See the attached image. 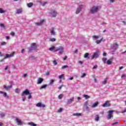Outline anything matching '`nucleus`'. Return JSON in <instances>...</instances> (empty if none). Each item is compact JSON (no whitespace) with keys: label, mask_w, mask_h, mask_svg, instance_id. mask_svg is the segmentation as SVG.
Masks as SVG:
<instances>
[{"label":"nucleus","mask_w":126,"mask_h":126,"mask_svg":"<svg viewBox=\"0 0 126 126\" xmlns=\"http://www.w3.org/2000/svg\"><path fill=\"white\" fill-rule=\"evenodd\" d=\"M14 55V53H13V54H11V55L6 54V56L5 57H4L3 60H6V59L11 58V57H13Z\"/></svg>","instance_id":"nucleus-14"},{"label":"nucleus","mask_w":126,"mask_h":126,"mask_svg":"<svg viewBox=\"0 0 126 126\" xmlns=\"http://www.w3.org/2000/svg\"><path fill=\"white\" fill-rule=\"evenodd\" d=\"M5 45H6V42H3L1 43V46H4Z\"/></svg>","instance_id":"nucleus-46"},{"label":"nucleus","mask_w":126,"mask_h":126,"mask_svg":"<svg viewBox=\"0 0 126 126\" xmlns=\"http://www.w3.org/2000/svg\"><path fill=\"white\" fill-rule=\"evenodd\" d=\"M0 57H3V54L1 52H0Z\"/></svg>","instance_id":"nucleus-57"},{"label":"nucleus","mask_w":126,"mask_h":126,"mask_svg":"<svg viewBox=\"0 0 126 126\" xmlns=\"http://www.w3.org/2000/svg\"><path fill=\"white\" fill-rule=\"evenodd\" d=\"M45 22V20H41L39 23H36V25H38V26H41Z\"/></svg>","instance_id":"nucleus-19"},{"label":"nucleus","mask_w":126,"mask_h":126,"mask_svg":"<svg viewBox=\"0 0 126 126\" xmlns=\"http://www.w3.org/2000/svg\"><path fill=\"white\" fill-rule=\"evenodd\" d=\"M21 53H22V54H24V49H22L21 50Z\"/></svg>","instance_id":"nucleus-63"},{"label":"nucleus","mask_w":126,"mask_h":126,"mask_svg":"<svg viewBox=\"0 0 126 126\" xmlns=\"http://www.w3.org/2000/svg\"><path fill=\"white\" fill-rule=\"evenodd\" d=\"M100 9H101V7L100 6H93L90 9V13L94 14V13L98 12Z\"/></svg>","instance_id":"nucleus-2"},{"label":"nucleus","mask_w":126,"mask_h":126,"mask_svg":"<svg viewBox=\"0 0 126 126\" xmlns=\"http://www.w3.org/2000/svg\"><path fill=\"white\" fill-rule=\"evenodd\" d=\"M99 56H100V52H99V50H96L95 52L93 55L92 57V60L99 58Z\"/></svg>","instance_id":"nucleus-7"},{"label":"nucleus","mask_w":126,"mask_h":126,"mask_svg":"<svg viewBox=\"0 0 126 126\" xmlns=\"http://www.w3.org/2000/svg\"><path fill=\"white\" fill-rule=\"evenodd\" d=\"M84 6L82 4L79 5L78 7L76 9V14H78L79 13H80V12L82 11V9H83Z\"/></svg>","instance_id":"nucleus-6"},{"label":"nucleus","mask_w":126,"mask_h":126,"mask_svg":"<svg viewBox=\"0 0 126 126\" xmlns=\"http://www.w3.org/2000/svg\"><path fill=\"white\" fill-rule=\"evenodd\" d=\"M54 82H55V80H51L49 83V85H53V83H54Z\"/></svg>","instance_id":"nucleus-37"},{"label":"nucleus","mask_w":126,"mask_h":126,"mask_svg":"<svg viewBox=\"0 0 126 126\" xmlns=\"http://www.w3.org/2000/svg\"><path fill=\"white\" fill-rule=\"evenodd\" d=\"M63 97V94H61L59 96H58V98L59 99H62Z\"/></svg>","instance_id":"nucleus-36"},{"label":"nucleus","mask_w":126,"mask_h":126,"mask_svg":"<svg viewBox=\"0 0 126 126\" xmlns=\"http://www.w3.org/2000/svg\"><path fill=\"white\" fill-rule=\"evenodd\" d=\"M83 97H84L86 100H87V99H89V98H90V96H89L87 94H83Z\"/></svg>","instance_id":"nucleus-30"},{"label":"nucleus","mask_w":126,"mask_h":126,"mask_svg":"<svg viewBox=\"0 0 126 126\" xmlns=\"http://www.w3.org/2000/svg\"><path fill=\"white\" fill-rule=\"evenodd\" d=\"M86 76V74H85V73H84L82 76H81V77L82 78H83V77H85Z\"/></svg>","instance_id":"nucleus-47"},{"label":"nucleus","mask_w":126,"mask_h":126,"mask_svg":"<svg viewBox=\"0 0 126 126\" xmlns=\"http://www.w3.org/2000/svg\"><path fill=\"white\" fill-rule=\"evenodd\" d=\"M73 116H76L77 117H79L81 116V113H74L73 114Z\"/></svg>","instance_id":"nucleus-34"},{"label":"nucleus","mask_w":126,"mask_h":126,"mask_svg":"<svg viewBox=\"0 0 126 126\" xmlns=\"http://www.w3.org/2000/svg\"><path fill=\"white\" fill-rule=\"evenodd\" d=\"M50 41H51V42H55V41H56V38H50Z\"/></svg>","instance_id":"nucleus-45"},{"label":"nucleus","mask_w":126,"mask_h":126,"mask_svg":"<svg viewBox=\"0 0 126 126\" xmlns=\"http://www.w3.org/2000/svg\"><path fill=\"white\" fill-rule=\"evenodd\" d=\"M0 116L1 118H3V117H4L5 116V114L3 113H1L0 114Z\"/></svg>","instance_id":"nucleus-40"},{"label":"nucleus","mask_w":126,"mask_h":126,"mask_svg":"<svg viewBox=\"0 0 126 126\" xmlns=\"http://www.w3.org/2000/svg\"><path fill=\"white\" fill-rule=\"evenodd\" d=\"M59 113H61V112H63V108H60L59 110H58Z\"/></svg>","instance_id":"nucleus-51"},{"label":"nucleus","mask_w":126,"mask_h":126,"mask_svg":"<svg viewBox=\"0 0 126 126\" xmlns=\"http://www.w3.org/2000/svg\"><path fill=\"white\" fill-rule=\"evenodd\" d=\"M6 38L7 39V40H9V39H10V37H9V36H6Z\"/></svg>","instance_id":"nucleus-59"},{"label":"nucleus","mask_w":126,"mask_h":126,"mask_svg":"<svg viewBox=\"0 0 126 126\" xmlns=\"http://www.w3.org/2000/svg\"><path fill=\"white\" fill-rule=\"evenodd\" d=\"M78 63H80V64H83V62L82 61H79Z\"/></svg>","instance_id":"nucleus-52"},{"label":"nucleus","mask_w":126,"mask_h":126,"mask_svg":"<svg viewBox=\"0 0 126 126\" xmlns=\"http://www.w3.org/2000/svg\"><path fill=\"white\" fill-rule=\"evenodd\" d=\"M27 75V74H24L23 75V76L24 77H26Z\"/></svg>","instance_id":"nucleus-62"},{"label":"nucleus","mask_w":126,"mask_h":126,"mask_svg":"<svg viewBox=\"0 0 126 126\" xmlns=\"http://www.w3.org/2000/svg\"><path fill=\"white\" fill-rule=\"evenodd\" d=\"M0 27H1V28H5V26H4V24H0Z\"/></svg>","instance_id":"nucleus-38"},{"label":"nucleus","mask_w":126,"mask_h":126,"mask_svg":"<svg viewBox=\"0 0 126 126\" xmlns=\"http://www.w3.org/2000/svg\"><path fill=\"white\" fill-rule=\"evenodd\" d=\"M87 106H88V101H86V102H85L84 107H86Z\"/></svg>","instance_id":"nucleus-39"},{"label":"nucleus","mask_w":126,"mask_h":126,"mask_svg":"<svg viewBox=\"0 0 126 126\" xmlns=\"http://www.w3.org/2000/svg\"><path fill=\"white\" fill-rule=\"evenodd\" d=\"M93 39L95 41L96 44H100L102 41H105V39L103 40V37H102L100 40H98L100 38V36L94 35L92 37Z\"/></svg>","instance_id":"nucleus-5"},{"label":"nucleus","mask_w":126,"mask_h":126,"mask_svg":"<svg viewBox=\"0 0 126 126\" xmlns=\"http://www.w3.org/2000/svg\"><path fill=\"white\" fill-rule=\"evenodd\" d=\"M74 101V97H71L70 99H68L67 100V104L69 105L71 103Z\"/></svg>","instance_id":"nucleus-18"},{"label":"nucleus","mask_w":126,"mask_h":126,"mask_svg":"<svg viewBox=\"0 0 126 126\" xmlns=\"http://www.w3.org/2000/svg\"><path fill=\"white\" fill-rule=\"evenodd\" d=\"M113 113H114V111L111 110V118H112L113 116L112 115V114H113Z\"/></svg>","instance_id":"nucleus-55"},{"label":"nucleus","mask_w":126,"mask_h":126,"mask_svg":"<svg viewBox=\"0 0 126 126\" xmlns=\"http://www.w3.org/2000/svg\"><path fill=\"white\" fill-rule=\"evenodd\" d=\"M28 7H32L33 6V3L30 2L27 4Z\"/></svg>","instance_id":"nucleus-29"},{"label":"nucleus","mask_w":126,"mask_h":126,"mask_svg":"<svg viewBox=\"0 0 126 126\" xmlns=\"http://www.w3.org/2000/svg\"><path fill=\"white\" fill-rule=\"evenodd\" d=\"M103 57H106V56H107V53L104 52V53H103Z\"/></svg>","instance_id":"nucleus-56"},{"label":"nucleus","mask_w":126,"mask_h":126,"mask_svg":"<svg viewBox=\"0 0 126 126\" xmlns=\"http://www.w3.org/2000/svg\"><path fill=\"white\" fill-rule=\"evenodd\" d=\"M10 35H11V36H14V35H15V33H14V32H12L10 33Z\"/></svg>","instance_id":"nucleus-49"},{"label":"nucleus","mask_w":126,"mask_h":126,"mask_svg":"<svg viewBox=\"0 0 126 126\" xmlns=\"http://www.w3.org/2000/svg\"><path fill=\"white\" fill-rule=\"evenodd\" d=\"M98 104L99 102H98V101L95 102L92 105V108H95V107H97Z\"/></svg>","instance_id":"nucleus-21"},{"label":"nucleus","mask_w":126,"mask_h":126,"mask_svg":"<svg viewBox=\"0 0 126 126\" xmlns=\"http://www.w3.org/2000/svg\"><path fill=\"white\" fill-rule=\"evenodd\" d=\"M107 80H108V78H105L104 80V81L102 82V84H103V85H105V84L107 83Z\"/></svg>","instance_id":"nucleus-28"},{"label":"nucleus","mask_w":126,"mask_h":126,"mask_svg":"<svg viewBox=\"0 0 126 126\" xmlns=\"http://www.w3.org/2000/svg\"><path fill=\"white\" fill-rule=\"evenodd\" d=\"M22 13V9H17L16 10V12L17 14H19V13Z\"/></svg>","instance_id":"nucleus-22"},{"label":"nucleus","mask_w":126,"mask_h":126,"mask_svg":"<svg viewBox=\"0 0 126 126\" xmlns=\"http://www.w3.org/2000/svg\"><path fill=\"white\" fill-rule=\"evenodd\" d=\"M67 67H68V66L67 65H65L63 66L62 67V68L63 69H64V68H67Z\"/></svg>","instance_id":"nucleus-42"},{"label":"nucleus","mask_w":126,"mask_h":126,"mask_svg":"<svg viewBox=\"0 0 126 126\" xmlns=\"http://www.w3.org/2000/svg\"><path fill=\"white\" fill-rule=\"evenodd\" d=\"M97 67H98V65H95L93 66V69H95V68H97Z\"/></svg>","instance_id":"nucleus-50"},{"label":"nucleus","mask_w":126,"mask_h":126,"mask_svg":"<svg viewBox=\"0 0 126 126\" xmlns=\"http://www.w3.org/2000/svg\"><path fill=\"white\" fill-rule=\"evenodd\" d=\"M126 108L124 111H123L122 112V113L123 114H124V113H126Z\"/></svg>","instance_id":"nucleus-61"},{"label":"nucleus","mask_w":126,"mask_h":126,"mask_svg":"<svg viewBox=\"0 0 126 126\" xmlns=\"http://www.w3.org/2000/svg\"><path fill=\"white\" fill-rule=\"evenodd\" d=\"M8 68V66H6L5 68H4L5 70H7V69Z\"/></svg>","instance_id":"nucleus-60"},{"label":"nucleus","mask_w":126,"mask_h":126,"mask_svg":"<svg viewBox=\"0 0 126 126\" xmlns=\"http://www.w3.org/2000/svg\"><path fill=\"white\" fill-rule=\"evenodd\" d=\"M47 86H48V85H43L41 86V87L40 88V90H42V89H45L47 88Z\"/></svg>","instance_id":"nucleus-26"},{"label":"nucleus","mask_w":126,"mask_h":126,"mask_svg":"<svg viewBox=\"0 0 126 126\" xmlns=\"http://www.w3.org/2000/svg\"><path fill=\"white\" fill-rule=\"evenodd\" d=\"M118 124H119V122H115V123H112L111 125L112 126H115V125H118Z\"/></svg>","instance_id":"nucleus-48"},{"label":"nucleus","mask_w":126,"mask_h":126,"mask_svg":"<svg viewBox=\"0 0 126 126\" xmlns=\"http://www.w3.org/2000/svg\"><path fill=\"white\" fill-rule=\"evenodd\" d=\"M77 52H78V50L77 49H76L74 51V54H77Z\"/></svg>","instance_id":"nucleus-54"},{"label":"nucleus","mask_w":126,"mask_h":126,"mask_svg":"<svg viewBox=\"0 0 126 126\" xmlns=\"http://www.w3.org/2000/svg\"><path fill=\"white\" fill-rule=\"evenodd\" d=\"M99 120H100V117H99L98 115H96L95 116V121L96 122H98Z\"/></svg>","instance_id":"nucleus-24"},{"label":"nucleus","mask_w":126,"mask_h":126,"mask_svg":"<svg viewBox=\"0 0 126 126\" xmlns=\"http://www.w3.org/2000/svg\"><path fill=\"white\" fill-rule=\"evenodd\" d=\"M50 33L51 34V35H52L53 36H55V35H56V32H55V28H51V30H50Z\"/></svg>","instance_id":"nucleus-13"},{"label":"nucleus","mask_w":126,"mask_h":126,"mask_svg":"<svg viewBox=\"0 0 126 126\" xmlns=\"http://www.w3.org/2000/svg\"><path fill=\"white\" fill-rule=\"evenodd\" d=\"M89 53H86L85 54V55H84V58H85V59H89Z\"/></svg>","instance_id":"nucleus-32"},{"label":"nucleus","mask_w":126,"mask_h":126,"mask_svg":"<svg viewBox=\"0 0 126 126\" xmlns=\"http://www.w3.org/2000/svg\"><path fill=\"white\" fill-rule=\"evenodd\" d=\"M16 121L17 123H18L17 125L18 126H22V121H21V120L16 118Z\"/></svg>","instance_id":"nucleus-16"},{"label":"nucleus","mask_w":126,"mask_h":126,"mask_svg":"<svg viewBox=\"0 0 126 126\" xmlns=\"http://www.w3.org/2000/svg\"><path fill=\"white\" fill-rule=\"evenodd\" d=\"M72 79H73V77L68 78V80H72Z\"/></svg>","instance_id":"nucleus-53"},{"label":"nucleus","mask_w":126,"mask_h":126,"mask_svg":"<svg viewBox=\"0 0 126 126\" xmlns=\"http://www.w3.org/2000/svg\"><path fill=\"white\" fill-rule=\"evenodd\" d=\"M49 14H50V16L51 17H56V16L57 15L58 13L55 10H51L49 11Z\"/></svg>","instance_id":"nucleus-8"},{"label":"nucleus","mask_w":126,"mask_h":126,"mask_svg":"<svg viewBox=\"0 0 126 126\" xmlns=\"http://www.w3.org/2000/svg\"><path fill=\"white\" fill-rule=\"evenodd\" d=\"M35 59H36V58H35V57L32 56L30 58V60H35Z\"/></svg>","instance_id":"nucleus-44"},{"label":"nucleus","mask_w":126,"mask_h":126,"mask_svg":"<svg viewBox=\"0 0 126 126\" xmlns=\"http://www.w3.org/2000/svg\"><path fill=\"white\" fill-rule=\"evenodd\" d=\"M6 11L3 10V9L0 8V13H5Z\"/></svg>","instance_id":"nucleus-31"},{"label":"nucleus","mask_w":126,"mask_h":126,"mask_svg":"<svg viewBox=\"0 0 126 126\" xmlns=\"http://www.w3.org/2000/svg\"><path fill=\"white\" fill-rule=\"evenodd\" d=\"M111 106V102L109 100H107L105 103L102 105V107H110Z\"/></svg>","instance_id":"nucleus-10"},{"label":"nucleus","mask_w":126,"mask_h":126,"mask_svg":"<svg viewBox=\"0 0 126 126\" xmlns=\"http://www.w3.org/2000/svg\"><path fill=\"white\" fill-rule=\"evenodd\" d=\"M63 85H62V86H61L60 87H59L58 88V89H62V88H63Z\"/></svg>","instance_id":"nucleus-58"},{"label":"nucleus","mask_w":126,"mask_h":126,"mask_svg":"<svg viewBox=\"0 0 126 126\" xmlns=\"http://www.w3.org/2000/svg\"><path fill=\"white\" fill-rule=\"evenodd\" d=\"M32 49H33V50H36L37 49V46L36 45V43H32L31 45Z\"/></svg>","instance_id":"nucleus-20"},{"label":"nucleus","mask_w":126,"mask_h":126,"mask_svg":"<svg viewBox=\"0 0 126 126\" xmlns=\"http://www.w3.org/2000/svg\"><path fill=\"white\" fill-rule=\"evenodd\" d=\"M123 77H126V74H123L122 75V78H123Z\"/></svg>","instance_id":"nucleus-64"},{"label":"nucleus","mask_w":126,"mask_h":126,"mask_svg":"<svg viewBox=\"0 0 126 126\" xmlns=\"http://www.w3.org/2000/svg\"><path fill=\"white\" fill-rule=\"evenodd\" d=\"M103 63H107V64H111V59L107 60L106 58H103L102 59Z\"/></svg>","instance_id":"nucleus-9"},{"label":"nucleus","mask_w":126,"mask_h":126,"mask_svg":"<svg viewBox=\"0 0 126 126\" xmlns=\"http://www.w3.org/2000/svg\"><path fill=\"white\" fill-rule=\"evenodd\" d=\"M84 108H85L86 110L87 111H90L89 107H88V105L87 106H84Z\"/></svg>","instance_id":"nucleus-43"},{"label":"nucleus","mask_w":126,"mask_h":126,"mask_svg":"<svg viewBox=\"0 0 126 126\" xmlns=\"http://www.w3.org/2000/svg\"><path fill=\"white\" fill-rule=\"evenodd\" d=\"M118 47H119V44L117 43H114L112 45L111 48V55L115 54V52L118 50Z\"/></svg>","instance_id":"nucleus-4"},{"label":"nucleus","mask_w":126,"mask_h":126,"mask_svg":"<svg viewBox=\"0 0 126 126\" xmlns=\"http://www.w3.org/2000/svg\"><path fill=\"white\" fill-rule=\"evenodd\" d=\"M44 81V79L42 78H38L37 79V84H41L42 82Z\"/></svg>","instance_id":"nucleus-17"},{"label":"nucleus","mask_w":126,"mask_h":126,"mask_svg":"<svg viewBox=\"0 0 126 126\" xmlns=\"http://www.w3.org/2000/svg\"><path fill=\"white\" fill-rule=\"evenodd\" d=\"M25 95H29L28 99H32V94L30 93L29 90L26 89L24 92H23L21 95L24 96Z\"/></svg>","instance_id":"nucleus-3"},{"label":"nucleus","mask_w":126,"mask_h":126,"mask_svg":"<svg viewBox=\"0 0 126 126\" xmlns=\"http://www.w3.org/2000/svg\"><path fill=\"white\" fill-rule=\"evenodd\" d=\"M59 79H63L64 80V74H62L59 76Z\"/></svg>","instance_id":"nucleus-27"},{"label":"nucleus","mask_w":126,"mask_h":126,"mask_svg":"<svg viewBox=\"0 0 126 126\" xmlns=\"http://www.w3.org/2000/svg\"><path fill=\"white\" fill-rule=\"evenodd\" d=\"M15 92L16 93H17L18 94H19V93H20V89L17 88V89H16L15 91Z\"/></svg>","instance_id":"nucleus-33"},{"label":"nucleus","mask_w":126,"mask_h":126,"mask_svg":"<svg viewBox=\"0 0 126 126\" xmlns=\"http://www.w3.org/2000/svg\"><path fill=\"white\" fill-rule=\"evenodd\" d=\"M63 50L64 48L63 46H59L58 47L52 46L49 48V50L51 51V52H58V51H59V54L60 55L63 54V52H64Z\"/></svg>","instance_id":"nucleus-1"},{"label":"nucleus","mask_w":126,"mask_h":126,"mask_svg":"<svg viewBox=\"0 0 126 126\" xmlns=\"http://www.w3.org/2000/svg\"><path fill=\"white\" fill-rule=\"evenodd\" d=\"M108 116H107V119L108 120H110L111 119V110H109L108 112Z\"/></svg>","instance_id":"nucleus-25"},{"label":"nucleus","mask_w":126,"mask_h":126,"mask_svg":"<svg viewBox=\"0 0 126 126\" xmlns=\"http://www.w3.org/2000/svg\"><path fill=\"white\" fill-rule=\"evenodd\" d=\"M53 64H54V65H57V64H58V62H57V61L56 60H54L53 62Z\"/></svg>","instance_id":"nucleus-41"},{"label":"nucleus","mask_w":126,"mask_h":126,"mask_svg":"<svg viewBox=\"0 0 126 126\" xmlns=\"http://www.w3.org/2000/svg\"><path fill=\"white\" fill-rule=\"evenodd\" d=\"M0 94H3V97H4L5 98H9V96L7 95V93L4 92L0 91Z\"/></svg>","instance_id":"nucleus-15"},{"label":"nucleus","mask_w":126,"mask_h":126,"mask_svg":"<svg viewBox=\"0 0 126 126\" xmlns=\"http://www.w3.org/2000/svg\"><path fill=\"white\" fill-rule=\"evenodd\" d=\"M36 107H38V108H45V104H42L41 102H39L36 104Z\"/></svg>","instance_id":"nucleus-11"},{"label":"nucleus","mask_w":126,"mask_h":126,"mask_svg":"<svg viewBox=\"0 0 126 126\" xmlns=\"http://www.w3.org/2000/svg\"><path fill=\"white\" fill-rule=\"evenodd\" d=\"M40 4L42 5V6H44V5H46L47 4V2H40Z\"/></svg>","instance_id":"nucleus-35"},{"label":"nucleus","mask_w":126,"mask_h":126,"mask_svg":"<svg viewBox=\"0 0 126 126\" xmlns=\"http://www.w3.org/2000/svg\"><path fill=\"white\" fill-rule=\"evenodd\" d=\"M3 88H4V89H5V90L8 91V90H10V89H11L12 88V85H10V86H8L4 85Z\"/></svg>","instance_id":"nucleus-12"},{"label":"nucleus","mask_w":126,"mask_h":126,"mask_svg":"<svg viewBox=\"0 0 126 126\" xmlns=\"http://www.w3.org/2000/svg\"><path fill=\"white\" fill-rule=\"evenodd\" d=\"M28 125H29V126H37V124H35L33 122H30V123H28Z\"/></svg>","instance_id":"nucleus-23"}]
</instances>
